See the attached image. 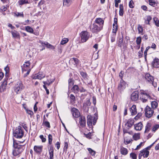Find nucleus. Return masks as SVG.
I'll use <instances>...</instances> for the list:
<instances>
[{
    "mask_svg": "<svg viewBox=\"0 0 159 159\" xmlns=\"http://www.w3.org/2000/svg\"><path fill=\"white\" fill-rule=\"evenodd\" d=\"M89 153L92 156H94L95 154V152L91 148H89L88 149Z\"/></svg>",
    "mask_w": 159,
    "mask_h": 159,
    "instance_id": "nucleus-41",
    "label": "nucleus"
},
{
    "mask_svg": "<svg viewBox=\"0 0 159 159\" xmlns=\"http://www.w3.org/2000/svg\"><path fill=\"white\" fill-rule=\"evenodd\" d=\"M45 75L44 73L42 72H40L37 74H36V75L33 77V79H38L41 80L45 77Z\"/></svg>",
    "mask_w": 159,
    "mask_h": 159,
    "instance_id": "nucleus-15",
    "label": "nucleus"
},
{
    "mask_svg": "<svg viewBox=\"0 0 159 159\" xmlns=\"http://www.w3.org/2000/svg\"><path fill=\"white\" fill-rule=\"evenodd\" d=\"M68 41V40L67 39H64L61 42V44L62 45L66 43Z\"/></svg>",
    "mask_w": 159,
    "mask_h": 159,
    "instance_id": "nucleus-52",
    "label": "nucleus"
},
{
    "mask_svg": "<svg viewBox=\"0 0 159 159\" xmlns=\"http://www.w3.org/2000/svg\"><path fill=\"white\" fill-rule=\"evenodd\" d=\"M152 66L153 67H159V59L155 58L152 63Z\"/></svg>",
    "mask_w": 159,
    "mask_h": 159,
    "instance_id": "nucleus-17",
    "label": "nucleus"
},
{
    "mask_svg": "<svg viewBox=\"0 0 159 159\" xmlns=\"http://www.w3.org/2000/svg\"><path fill=\"white\" fill-rule=\"evenodd\" d=\"M81 41L82 43L86 42L90 37L89 33L86 31H83L80 33Z\"/></svg>",
    "mask_w": 159,
    "mask_h": 159,
    "instance_id": "nucleus-6",
    "label": "nucleus"
},
{
    "mask_svg": "<svg viewBox=\"0 0 159 159\" xmlns=\"http://www.w3.org/2000/svg\"><path fill=\"white\" fill-rule=\"evenodd\" d=\"M7 9V7L5 6H3L1 7L0 10L2 11H5Z\"/></svg>",
    "mask_w": 159,
    "mask_h": 159,
    "instance_id": "nucleus-63",
    "label": "nucleus"
},
{
    "mask_svg": "<svg viewBox=\"0 0 159 159\" xmlns=\"http://www.w3.org/2000/svg\"><path fill=\"white\" fill-rule=\"evenodd\" d=\"M69 62L70 64L72 63L74 66H77L79 64V61L76 58H73L70 59Z\"/></svg>",
    "mask_w": 159,
    "mask_h": 159,
    "instance_id": "nucleus-18",
    "label": "nucleus"
},
{
    "mask_svg": "<svg viewBox=\"0 0 159 159\" xmlns=\"http://www.w3.org/2000/svg\"><path fill=\"white\" fill-rule=\"evenodd\" d=\"M134 129L136 130H141L143 128V125L140 122L134 125Z\"/></svg>",
    "mask_w": 159,
    "mask_h": 159,
    "instance_id": "nucleus-20",
    "label": "nucleus"
},
{
    "mask_svg": "<svg viewBox=\"0 0 159 159\" xmlns=\"http://www.w3.org/2000/svg\"><path fill=\"white\" fill-rule=\"evenodd\" d=\"M13 146L14 148V149L13 151V155L15 156H17L23 151V147L17 144L14 141Z\"/></svg>",
    "mask_w": 159,
    "mask_h": 159,
    "instance_id": "nucleus-2",
    "label": "nucleus"
},
{
    "mask_svg": "<svg viewBox=\"0 0 159 159\" xmlns=\"http://www.w3.org/2000/svg\"><path fill=\"white\" fill-rule=\"evenodd\" d=\"M30 61H27L25 62L23 66H22V69L23 71H26L29 69H31L30 68Z\"/></svg>",
    "mask_w": 159,
    "mask_h": 159,
    "instance_id": "nucleus-12",
    "label": "nucleus"
},
{
    "mask_svg": "<svg viewBox=\"0 0 159 159\" xmlns=\"http://www.w3.org/2000/svg\"><path fill=\"white\" fill-rule=\"evenodd\" d=\"M142 40V38L141 37H138L137 38L136 40V43L138 45H140Z\"/></svg>",
    "mask_w": 159,
    "mask_h": 159,
    "instance_id": "nucleus-42",
    "label": "nucleus"
},
{
    "mask_svg": "<svg viewBox=\"0 0 159 159\" xmlns=\"http://www.w3.org/2000/svg\"><path fill=\"white\" fill-rule=\"evenodd\" d=\"M120 152L122 155H126L128 153V151L126 148L121 147L120 149Z\"/></svg>",
    "mask_w": 159,
    "mask_h": 159,
    "instance_id": "nucleus-31",
    "label": "nucleus"
},
{
    "mask_svg": "<svg viewBox=\"0 0 159 159\" xmlns=\"http://www.w3.org/2000/svg\"><path fill=\"white\" fill-rule=\"evenodd\" d=\"M14 14L17 17H24V14L23 12H16L14 13Z\"/></svg>",
    "mask_w": 159,
    "mask_h": 159,
    "instance_id": "nucleus-40",
    "label": "nucleus"
},
{
    "mask_svg": "<svg viewBox=\"0 0 159 159\" xmlns=\"http://www.w3.org/2000/svg\"><path fill=\"white\" fill-rule=\"evenodd\" d=\"M53 82V80H52L51 79H48L46 81H43V83L45 85H49L51 84H52Z\"/></svg>",
    "mask_w": 159,
    "mask_h": 159,
    "instance_id": "nucleus-34",
    "label": "nucleus"
},
{
    "mask_svg": "<svg viewBox=\"0 0 159 159\" xmlns=\"http://www.w3.org/2000/svg\"><path fill=\"white\" fill-rule=\"evenodd\" d=\"M102 29L101 27H98L95 24H93L91 27V30L93 33H97Z\"/></svg>",
    "mask_w": 159,
    "mask_h": 159,
    "instance_id": "nucleus-10",
    "label": "nucleus"
},
{
    "mask_svg": "<svg viewBox=\"0 0 159 159\" xmlns=\"http://www.w3.org/2000/svg\"><path fill=\"white\" fill-rule=\"evenodd\" d=\"M151 126V124L150 123H148L145 126V133H148L149 132Z\"/></svg>",
    "mask_w": 159,
    "mask_h": 159,
    "instance_id": "nucleus-33",
    "label": "nucleus"
},
{
    "mask_svg": "<svg viewBox=\"0 0 159 159\" xmlns=\"http://www.w3.org/2000/svg\"><path fill=\"white\" fill-rule=\"evenodd\" d=\"M126 84L123 79L121 80L119 84L117 89L118 91L120 92H122L126 88Z\"/></svg>",
    "mask_w": 159,
    "mask_h": 159,
    "instance_id": "nucleus-8",
    "label": "nucleus"
},
{
    "mask_svg": "<svg viewBox=\"0 0 159 159\" xmlns=\"http://www.w3.org/2000/svg\"><path fill=\"white\" fill-rule=\"evenodd\" d=\"M145 111L146 116L148 118L151 117L154 113L153 110L148 106L146 107L145 109Z\"/></svg>",
    "mask_w": 159,
    "mask_h": 159,
    "instance_id": "nucleus-7",
    "label": "nucleus"
},
{
    "mask_svg": "<svg viewBox=\"0 0 159 159\" xmlns=\"http://www.w3.org/2000/svg\"><path fill=\"white\" fill-rule=\"evenodd\" d=\"M129 6L130 8H133L134 7V3L132 0H131L129 2Z\"/></svg>",
    "mask_w": 159,
    "mask_h": 159,
    "instance_id": "nucleus-50",
    "label": "nucleus"
},
{
    "mask_svg": "<svg viewBox=\"0 0 159 159\" xmlns=\"http://www.w3.org/2000/svg\"><path fill=\"white\" fill-rule=\"evenodd\" d=\"M26 111L27 113L31 116L33 115V112L32 111L28 109H26Z\"/></svg>",
    "mask_w": 159,
    "mask_h": 159,
    "instance_id": "nucleus-57",
    "label": "nucleus"
},
{
    "mask_svg": "<svg viewBox=\"0 0 159 159\" xmlns=\"http://www.w3.org/2000/svg\"><path fill=\"white\" fill-rule=\"evenodd\" d=\"M143 55V52L142 51H139L138 52V56L139 58L141 57Z\"/></svg>",
    "mask_w": 159,
    "mask_h": 159,
    "instance_id": "nucleus-64",
    "label": "nucleus"
},
{
    "mask_svg": "<svg viewBox=\"0 0 159 159\" xmlns=\"http://www.w3.org/2000/svg\"><path fill=\"white\" fill-rule=\"evenodd\" d=\"M145 78L147 81L149 83L152 82L154 81L153 77L148 73L146 74L145 75Z\"/></svg>",
    "mask_w": 159,
    "mask_h": 159,
    "instance_id": "nucleus-16",
    "label": "nucleus"
},
{
    "mask_svg": "<svg viewBox=\"0 0 159 159\" xmlns=\"http://www.w3.org/2000/svg\"><path fill=\"white\" fill-rule=\"evenodd\" d=\"M95 22L96 23L98 24L99 27H101L102 28V26L104 24V20L100 18H97L95 20Z\"/></svg>",
    "mask_w": 159,
    "mask_h": 159,
    "instance_id": "nucleus-19",
    "label": "nucleus"
},
{
    "mask_svg": "<svg viewBox=\"0 0 159 159\" xmlns=\"http://www.w3.org/2000/svg\"><path fill=\"white\" fill-rule=\"evenodd\" d=\"M70 98L71 99V102H74L75 100V96L73 94H71L70 96Z\"/></svg>",
    "mask_w": 159,
    "mask_h": 159,
    "instance_id": "nucleus-47",
    "label": "nucleus"
},
{
    "mask_svg": "<svg viewBox=\"0 0 159 159\" xmlns=\"http://www.w3.org/2000/svg\"><path fill=\"white\" fill-rule=\"evenodd\" d=\"M130 157L133 159H136L137 155L134 153H131L130 154Z\"/></svg>",
    "mask_w": 159,
    "mask_h": 159,
    "instance_id": "nucleus-49",
    "label": "nucleus"
},
{
    "mask_svg": "<svg viewBox=\"0 0 159 159\" xmlns=\"http://www.w3.org/2000/svg\"><path fill=\"white\" fill-rule=\"evenodd\" d=\"M132 138L135 141L139 140L140 138V134L139 133H134L133 135Z\"/></svg>",
    "mask_w": 159,
    "mask_h": 159,
    "instance_id": "nucleus-29",
    "label": "nucleus"
},
{
    "mask_svg": "<svg viewBox=\"0 0 159 159\" xmlns=\"http://www.w3.org/2000/svg\"><path fill=\"white\" fill-rule=\"evenodd\" d=\"M72 2V0H63V5L66 7H69Z\"/></svg>",
    "mask_w": 159,
    "mask_h": 159,
    "instance_id": "nucleus-23",
    "label": "nucleus"
},
{
    "mask_svg": "<svg viewBox=\"0 0 159 159\" xmlns=\"http://www.w3.org/2000/svg\"><path fill=\"white\" fill-rule=\"evenodd\" d=\"M87 123L88 126L90 128H93L92 124L94 125L96 122L97 120L98 119V116L97 114L95 113L93 116H93L91 115H88L87 116Z\"/></svg>",
    "mask_w": 159,
    "mask_h": 159,
    "instance_id": "nucleus-1",
    "label": "nucleus"
},
{
    "mask_svg": "<svg viewBox=\"0 0 159 159\" xmlns=\"http://www.w3.org/2000/svg\"><path fill=\"white\" fill-rule=\"evenodd\" d=\"M132 141V140L131 138L128 136L125 137L124 138V141L125 144H128L129 143Z\"/></svg>",
    "mask_w": 159,
    "mask_h": 159,
    "instance_id": "nucleus-27",
    "label": "nucleus"
},
{
    "mask_svg": "<svg viewBox=\"0 0 159 159\" xmlns=\"http://www.w3.org/2000/svg\"><path fill=\"white\" fill-rule=\"evenodd\" d=\"M144 143V142H141L138 145L137 147L135 149V150H138L139 149L141 146L143 145V143Z\"/></svg>",
    "mask_w": 159,
    "mask_h": 159,
    "instance_id": "nucleus-60",
    "label": "nucleus"
},
{
    "mask_svg": "<svg viewBox=\"0 0 159 159\" xmlns=\"http://www.w3.org/2000/svg\"><path fill=\"white\" fill-rule=\"evenodd\" d=\"M13 37L14 38H19L20 35L19 33L16 30H14L11 31Z\"/></svg>",
    "mask_w": 159,
    "mask_h": 159,
    "instance_id": "nucleus-28",
    "label": "nucleus"
},
{
    "mask_svg": "<svg viewBox=\"0 0 159 159\" xmlns=\"http://www.w3.org/2000/svg\"><path fill=\"white\" fill-rule=\"evenodd\" d=\"M44 45H46L47 48L51 49H54V47L52 45L49 43L48 42H45L43 43Z\"/></svg>",
    "mask_w": 159,
    "mask_h": 159,
    "instance_id": "nucleus-38",
    "label": "nucleus"
},
{
    "mask_svg": "<svg viewBox=\"0 0 159 159\" xmlns=\"http://www.w3.org/2000/svg\"><path fill=\"white\" fill-rule=\"evenodd\" d=\"M138 30L139 33L143 34V28L141 26L139 25L138 27Z\"/></svg>",
    "mask_w": 159,
    "mask_h": 159,
    "instance_id": "nucleus-44",
    "label": "nucleus"
},
{
    "mask_svg": "<svg viewBox=\"0 0 159 159\" xmlns=\"http://www.w3.org/2000/svg\"><path fill=\"white\" fill-rule=\"evenodd\" d=\"M119 8V15L121 16H122L124 14V7L122 4L120 5Z\"/></svg>",
    "mask_w": 159,
    "mask_h": 159,
    "instance_id": "nucleus-32",
    "label": "nucleus"
},
{
    "mask_svg": "<svg viewBox=\"0 0 159 159\" xmlns=\"http://www.w3.org/2000/svg\"><path fill=\"white\" fill-rule=\"evenodd\" d=\"M153 20L155 25L157 27H159V20L156 17H154Z\"/></svg>",
    "mask_w": 159,
    "mask_h": 159,
    "instance_id": "nucleus-39",
    "label": "nucleus"
},
{
    "mask_svg": "<svg viewBox=\"0 0 159 159\" xmlns=\"http://www.w3.org/2000/svg\"><path fill=\"white\" fill-rule=\"evenodd\" d=\"M149 152L147 150L146 148H144L140 151L139 154V159H141L142 156H143L144 158L147 157L149 155Z\"/></svg>",
    "mask_w": 159,
    "mask_h": 159,
    "instance_id": "nucleus-9",
    "label": "nucleus"
},
{
    "mask_svg": "<svg viewBox=\"0 0 159 159\" xmlns=\"http://www.w3.org/2000/svg\"><path fill=\"white\" fill-rule=\"evenodd\" d=\"M4 70L6 72V74L8 73L9 71V68L8 66H7L5 67Z\"/></svg>",
    "mask_w": 159,
    "mask_h": 159,
    "instance_id": "nucleus-62",
    "label": "nucleus"
},
{
    "mask_svg": "<svg viewBox=\"0 0 159 159\" xmlns=\"http://www.w3.org/2000/svg\"><path fill=\"white\" fill-rule=\"evenodd\" d=\"M80 123L81 126L82 127L84 126L86 124V119L84 116H81L80 118Z\"/></svg>",
    "mask_w": 159,
    "mask_h": 159,
    "instance_id": "nucleus-22",
    "label": "nucleus"
},
{
    "mask_svg": "<svg viewBox=\"0 0 159 159\" xmlns=\"http://www.w3.org/2000/svg\"><path fill=\"white\" fill-rule=\"evenodd\" d=\"M123 42V40L122 37H119L116 43L118 46L120 47H121Z\"/></svg>",
    "mask_w": 159,
    "mask_h": 159,
    "instance_id": "nucleus-25",
    "label": "nucleus"
},
{
    "mask_svg": "<svg viewBox=\"0 0 159 159\" xmlns=\"http://www.w3.org/2000/svg\"><path fill=\"white\" fill-rule=\"evenodd\" d=\"M152 18L150 16H147V18L146 21H148V23H147V24H149L150 21L152 20Z\"/></svg>",
    "mask_w": 159,
    "mask_h": 159,
    "instance_id": "nucleus-53",
    "label": "nucleus"
},
{
    "mask_svg": "<svg viewBox=\"0 0 159 159\" xmlns=\"http://www.w3.org/2000/svg\"><path fill=\"white\" fill-rule=\"evenodd\" d=\"M39 137L41 139L42 142L44 143L46 142V139L44 137L43 135H40L39 136Z\"/></svg>",
    "mask_w": 159,
    "mask_h": 159,
    "instance_id": "nucleus-59",
    "label": "nucleus"
},
{
    "mask_svg": "<svg viewBox=\"0 0 159 159\" xmlns=\"http://www.w3.org/2000/svg\"><path fill=\"white\" fill-rule=\"evenodd\" d=\"M151 106L152 107V109L153 110H154L157 108L158 106V103L156 101H152L151 102Z\"/></svg>",
    "mask_w": 159,
    "mask_h": 159,
    "instance_id": "nucleus-30",
    "label": "nucleus"
},
{
    "mask_svg": "<svg viewBox=\"0 0 159 159\" xmlns=\"http://www.w3.org/2000/svg\"><path fill=\"white\" fill-rule=\"evenodd\" d=\"M149 4L150 5L153 7H155L156 5V3L155 2L153 1L152 0H148Z\"/></svg>",
    "mask_w": 159,
    "mask_h": 159,
    "instance_id": "nucleus-43",
    "label": "nucleus"
},
{
    "mask_svg": "<svg viewBox=\"0 0 159 159\" xmlns=\"http://www.w3.org/2000/svg\"><path fill=\"white\" fill-rule=\"evenodd\" d=\"M25 29L26 31L30 33H33L34 30L30 26H26Z\"/></svg>",
    "mask_w": 159,
    "mask_h": 159,
    "instance_id": "nucleus-36",
    "label": "nucleus"
},
{
    "mask_svg": "<svg viewBox=\"0 0 159 159\" xmlns=\"http://www.w3.org/2000/svg\"><path fill=\"white\" fill-rule=\"evenodd\" d=\"M80 75L84 78H86L87 77V74L84 72H81Z\"/></svg>",
    "mask_w": 159,
    "mask_h": 159,
    "instance_id": "nucleus-54",
    "label": "nucleus"
},
{
    "mask_svg": "<svg viewBox=\"0 0 159 159\" xmlns=\"http://www.w3.org/2000/svg\"><path fill=\"white\" fill-rule=\"evenodd\" d=\"M159 128V125H155L152 129V131L155 132Z\"/></svg>",
    "mask_w": 159,
    "mask_h": 159,
    "instance_id": "nucleus-51",
    "label": "nucleus"
},
{
    "mask_svg": "<svg viewBox=\"0 0 159 159\" xmlns=\"http://www.w3.org/2000/svg\"><path fill=\"white\" fill-rule=\"evenodd\" d=\"M52 136L51 134H49L48 136V143L49 144L51 145L52 144Z\"/></svg>",
    "mask_w": 159,
    "mask_h": 159,
    "instance_id": "nucleus-46",
    "label": "nucleus"
},
{
    "mask_svg": "<svg viewBox=\"0 0 159 159\" xmlns=\"http://www.w3.org/2000/svg\"><path fill=\"white\" fill-rule=\"evenodd\" d=\"M53 152H49L50 159H54Z\"/></svg>",
    "mask_w": 159,
    "mask_h": 159,
    "instance_id": "nucleus-55",
    "label": "nucleus"
},
{
    "mask_svg": "<svg viewBox=\"0 0 159 159\" xmlns=\"http://www.w3.org/2000/svg\"><path fill=\"white\" fill-rule=\"evenodd\" d=\"M68 83L69 86H72L73 84V80L72 79H70L68 80Z\"/></svg>",
    "mask_w": 159,
    "mask_h": 159,
    "instance_id": "nucleus-61",
    "label": "nucleus"
},
{
    "mask_svg": "<svg viewBox=\"0 0 159 159\" xmlns=\"http://www.w3.org/2000/svg\"><path fill=\"white\" fill-rule=\"evenodd\" d=\"M72 90L74 93H77L79 92V89L77 85H75L72 87Z\"/></svg>",
    "mask_w": 159,
    "mask_h": 159,
    "instance_id": "nucleus-35",
    "label": "nucleus"
},
{
    "mask_svg": "<svg viewBox=\"0 0 159 159\" xmlns=\"http://www.w3.org/2000/svg\"><path fill=\"white\" fill-rule=\"evenodd\" d=\"M130 111L131 115H134L137 113L136 107L135 105H133L130 109Z\"/></svg>",
    "mask_w": 159,
    "mask_h": 159,
    "instance_id": "nucleus-24",
    "label": "nucleus"
},
{
    "mask_svg": "<svg viewBox=\"0 0 159 159\" xmlns=\"http://www.w3.org/2000/svg\"><path fill=\"white\" fill-rule=\"evenodd\" d=\"M139 92L138 91H135L131 94V99L133 101H136L138 100L139 97Z\"/></svg>",
    "mask_w": 159,
    "mask_h": 159,
    "instance_id": "nucleus-13",
    "label": "nucleus"
},
{
    "mask_svg": "<svg viewBox=\"0 0 159 159\" xmlns=\"http://www.w3.org/2000/svg\"><path fill=\"white\" fill-rule=\"evenodd\" d=\"M116 34H113L111 37V42H114L115 40Z\"/></svg>",
    "mask_w": 159,
    "mask_h": 159,
    "instance_id": "nucleus-56",
    "label": "nucleus"
},
{
    "mask_svg": "<svg viewBox=\"0 0 159 159\" xmlns=\"http://www.w3.org/2000/svg\"><path fill=\"white\" fill-rule=\"evenodd\" d=\"M115 7H118L119 6L118 3L120 2V0H115Z\"/></svg>",
    "mask_w": 159,
    "mask_h": 159,
    "instance_id": "nucleus-58",
    "label": "nucleus"
},
{
    "mask_svg": "<svg viewBox=\"0 0 159 159\" xmlns=\"http://www.w3.org/2000/svg\"><path fill=\"white\" fill-rule=\"evenodd\" d=\"M7 84V82L6 80L4 81L1 85L0 86V91H3L6 89V87Z\"/></svg>",
    "mask_w": 159,
    "mask_h": 159,
    "instance_id": "nucleus-26",
    "label": "nucleus"
},
{
    "mask_svg": "<svg viewBox=\"0 0 159 159\" xmlns=\"http://www.w3.org/2000/svg\"><path fill=\"white\" fill-rule=\"evenodd\" d=\"M24 133L22 127L19 126L13 132L14 136L16 138H21L23 136Z\"/></svg>",
    "mask_w": 159,
    "mask_h": 159,
    "instance_id": "nucleus-3",
    "label": "nucleus"
},
{
    "mask_svg": "<svg viewBox=\"0 0 159 159\" xmlns=\"http://www.w3.org/2000/svg\"><path fill=\"white\" fill-rule=\"evenodd\" d=\"M43 123L45 126L46 127L50 128V123L48 121H44L43 122Z\"/></svg>",
    "mask_w": 159,
    "mask_h": 159,
    "instance_id": "nucleus-48",
    "label": "nucleus"
},
{
    "mask_svg": "<svg viewBox=\"0 0 159 159\" xmlns=\"http://www.w3.org/2000/svg\"><path fill=\"white\" fill-rule=\"evenodd\" d=\"M20 5H23L25 3H28L27 0H20L19 1Z\"/></svg>",
    "mask_w": 159,
    "mask_h": 159,
    "instance_id": "nucleus-45",
    "label": "nucleus"
},
{
    "mask_svg": "<svg viewBox=\"0 0 159 159\" xmlns=\"http://www.w3.org/2000/svg\"><path fill=\"white\" fill-rule=\"evenodd\" d=\"M117 30V25L116 24H113V25L112 32L114 34L116 33Z\"/></svg>",
    "mask_w": 159,
    "mask_h": 159,
    "instance_id": "nucleus-37",
    "label": "nucleus"
},
{
    "mask_svg": "<svg viewBox=\"0 0 159 159\" xmlns=\"http://www.w3.org/2000/svg\"><path fill=\"white\" fill-rule=\"evenodd\" d=\"M71 112L74 117L78 118L80 116V113L78 109L75 108H73L71 109Z\"/></svg>",
    "mask_w": 159,
    "mask_h": 159,
    "instance_id": "nucleus-14",
    "label": "nucleus"
},
{
    "mask_svg": "<svg viewBox=\"0 0 159 159\" xmlns=\"http://www.w3.org/2000/svg\"><path fill=\"white\" fill-rule=\"evenodd\" d=\"M139 96L141 100L143 102H146L148 99H151V97L144 91H140Z\"/></svg>",
    "mask_w": 159,
    "mask_h": 159,
    "instance_id": "nucleus-5",
    "label": "nucleus"
},
{
    "mask_svg": "<svg viewBox=\"0 0 159 159\" xmlns=\"http://www.w3.org/2000/svg\"><path fill=\"white\" fill-rule=\"evenodd\" d=\"M134 124V120L129 119L125 124V125L128 129L130 128Z\"/></svg>",
    "mask_w": 159,
    "mask_h": 159,
    "instance_id": "nucleus-21",
    "label": "nucleus"
},
{
    "mask_svg": "<svg viewBox=\"0 0 159 159\" xmlns=\"http://www.w3.org/2000/svg\"><path fill=\"white\" fill-rule=\"evenodd\" d=\"M14 88L15 92L18 94L20 93L21 91L24 89V86L22 82L20 80H19L15 84Z\"/></svg>",
    "mask_w": 159,
    "mask_h": 159,
    "instance_id": "nucleus-4",
    "label": "nucleus"
},
{
    "mask_svg": "<svg viewBox=\"0 0 159 159\" xmlns=\"http://www.w3.org/2000/svg\"><path fill=\"white\" fill-rule=\"evenodd\" d=\"M43 146L42 145H35L34 147V152L37 154H40L42 152Z\"/></svg>",
    "mask_w": 159,
    "mask_h": 159,
    "instance_id": "nucleus-11",
    "label": "nucleus"
}]
</instances>
